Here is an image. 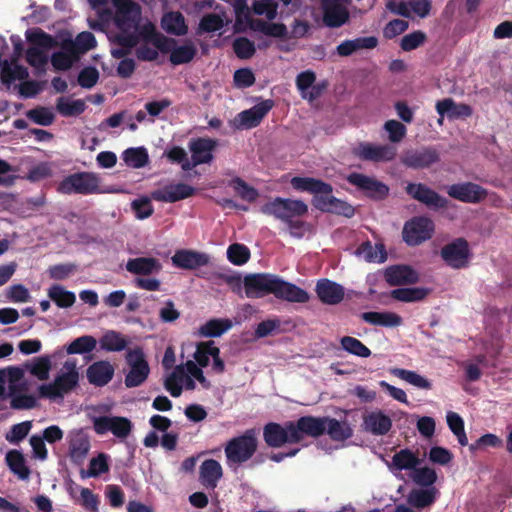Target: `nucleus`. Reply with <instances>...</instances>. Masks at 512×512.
Here are the masks:
<instances>
[{"label":"nucleus","mask_w":512,"mask_h":512,"mask_svg":"<svg viewBox=\"0 0 512 512\" xmlns=\"http://www.w3.org/2000/svg\"><path fill=\"white\" fill-rule=\"evenodd\" d=\"M244 290L247 298L258 299L273 294L277 299L291 303H307L309 293L294 283L285 281L271 273H257L245 276Z\"/></svg>","instance_id":"f257e3e1"},{"label":"nucleus","mask_w":512,"mask_h":512,"mask_svg":"<svg viewBox=\"0 0 512 512\" xmlns=\"http://www.w3.org/2000/svg\"><path fill=\"white\" fill-rule=\"evenodd\" d=\"M65 371L59 373L54 381L49 384H42L38 391L41 398L55 400L63 398L64 395L73 391L79 383V372L76 360H67L63 364Z\"/></svg>","instance_id":"f03ea898"},{"label":"nucleus","mask_w":512,"mask_h":512,"mask_svg":"<svg viewBox=\"0 0 512 512\" xmlns=\"http://www.w3.org/2000/svg\"><path fill=\"white\" fill-rule=\"evenodd\" d=\"M257 447L258 440L254 429H248L242 435L233 437L224 447L227 465L232 467L247 462L255 454Z\"/></svg>","instance_id":"7ed1b4c3"},{"label":"nucleus","mask_w":512,"mask_h":512,"mask_svg":"<svg viewBox=\"0 0 512 512\" xmlns=\"http://www.w3.org/2000/svg\"><path fill=\"white\" fill-rule=\"evenodd\" d=\"M290 184L293 189L301 192H309L314 195L313 205L320 211L328 212L331 206L330 200L335 198L332 195L333 187L331 184L312 177L295 176Z\"/></svg>","instance_id":"20e7f679"},{"label":"nucleus","mask_w":512,"mask_h":512,"mask_svg":"<svg viewBox=\"0 0 512 512\" xmlns=\"http://www.w3.org/2000/svg\"><path fill=\"white\" fill-rule=\"evenodd\" d=\"M26 39L33 45L26 51L27 63L36 69H44L48 62V57L40 48L51 49L57 46V41L53 36L40 28L27 30Z\"/></svg>","instance_id":"39448f33"},{"label":"nucleus","mask_w":512,"mask_h":512,"mask_svg":"<svg viewBox=\"0 0 512 512\" xmlns=\"http://www.w3.org/2000/svg\"><path fill=\"white\" fill-rule=\"evenodd\" d=\"M62 194H101L105 191L100 188V178L93 172H76L66 176L57 187Z\"/></svg>","instance_id":"423d86ee"},{"label":"nucleus","mask_w":512,"mask_h":512,"mask_svg":"<svg viewBox=\"0 0 512 512\" xmlns=\"http://www.w3.org/2000/svg\"><path fill=\"white\" fill-rule=\"evenodd\" d=\"M260 210L263 214L273 216L285 223L292 218L306 215L308 213V206L299 199L275 197L263 204Z\"/></svg>","instance_id":"0eeeda50"},{"label":"nucleus","mask_w":512,"mask_h":512,"mask_svg":"<svg viewBox=\"0 0 512 512\" xmlns=\"http://www.w3.org/2000/svg\"><path fill=\"white\" fill-rule=\"evenodd\" d=\"M126 363L129 371L125 375L124 384L127 388L141 386L150 374V367L146 360L145 353L141 347H135L127 351Z\"/></svg>","instance_id":"6e6552de"},{"label":"nucleus","mask_w":512,"mask_h":512,"mask_svg":"<svg viewBox=\"0 0 512 512\" xmlns=\"http://www.w3.org/2000/svg\"><path fill=\"white\" fill-rule=\"evenodd\" d=\"M346 180L367 198L374 201H382L389 194V187L385 183L363 173L352 172L346 177Z\"/></svg>","instance_id":"1a4fd4ad"},{"label":"nucleus","mask_w":512,"mask_h":512,"mask_svg":"<svg viewBox=\"0 0 512 512\" xmlns=\"http://www.w3.org/2000/svg\"><path fill=\"white\" fill-rule=\"evenodd\" d=\"M434 232V223L427 217H414L404 224L402 236L409 246H417L430 239Z\"/></svg>","instance_id":"9d476101"},{"label":"nucleus","mask_w":512,"mask_h":512,"mask_svg":"<svg viewBox=\"0 0 512 512\" xmlns=\"http://www.w3.org/2000/svg\"><path fill=\"white\" fill-rule=\"evenodd\" d=\"M217 147V141L211 138L197 137L192 138L188 143L191 152L190 163H186L184 171H190L196 166L210 164L213 159V151Z\"/></svg>","instance_id":"9b49d317"},{"label":"nucleus","mask_w":512,"mask_h":512,"mask_svg":"<svg viewBox=\"0 0 512 512\" xmlns=\"http://www.w3.org/2000/svg\"><path fill=\"white\" fill-rule=\"evenodd\" d=\"M326 416H302L296 422H293V427L290 432L291 438L299 443L304 438V435L313 438H318L326 432Z\"/></svg>","instance_id":"f8f14e48"},{"label":"nucleus","mask_w":512,"mask_h":512,"mask_svg":"<svg viewBox=\"0 0 512 512\" xmlns=\"http://www.w3.org/2000/svg\"><path fill=\"white\" fill-rule=\"evenodd\" d=\"M440 161V153L435 147L424 146L403 153L401 163L411 169H425Z\"/></svg>","instance_id":"ddd939ff"},{"label":"nucleus","mask_w":512,"mask_h":512,"mask_svg":"<svg viewBox=\"0 0 512 512\" xmlns=\"http://www.w3.org/2000/svg\"><path fill=\"white\" fill-rule=\"evenodd\" d=\"M405 192L428 208L445 209L448 207V200L424 183H408Z\"/></svg>","instance_id":"4468645a"},{"label":"nucleus","mask_w":512,"mask_h":512,"mask_svg":"<svg viewBox=\"0 0 512 512\" xmlns=\"http://www.w3.org/2000/svg\"><path fill=\"white\" fill-rule=\"evenodd\" d=\"M440 255L444 262L454 269H461L468 265L470 250L467 240L457 238L442 247Z\"/></svg>","instance_id":"2eb2a0df"},{"label":"nucleus","mask_w":512,"mask_h":512,"mask_svg":"<svg viewBox=\"0 0 512 512\" xmlns=\"http://www.w3.org/2000/svg\"><path fill=\"white\" fill-rule=\"evenodd\" d=\"M447 194L460 202L477 204L487 197L488 191L479 184L463 182L448 186Z\"/></svg>","instance_id":"dca6fc26"},{"label":"nucleus","mask_w":512,"mask_h":512,"mask_svg":"<svg viewBox=\"0 0 512 512\" xmlns=\"http://www.w3.org/2000/svg\"><path fill=\"white\" fill-rule=\"evenodd\" d=\"M131 429V421L125 417L100 416L94 420V430L99 435L110 431L118 438H126L130 434Z\"/></svg>","instance_id":"f3484780"},{"label":"nucleus","mask_w":512,"mask_h":512,"mask_svg":"<svg viewBox=\"0 0 512 512\" xmlns=\"http://www.w3.org/2000/svg\"><path fill=\"white\" fill-rule=\"evenodd\" d=\"M354 156L361 160L383 162L391 161L395 158L396 151L389 145H374L367 142H361L353 149Z\"/></svg>","instance_id":"a211bd4d"},{"label":"nucleus","mask_w":512,"mask_h":512,"mask_svg":"<svg viewBox=\"0 0 512 512\" xmlns=\"http://www.w3.org/2000/svg\"><path fill=\"white\" fill-rule=\"evenodd\" d=\"M173 266L183 270H196L206 266L210 262V256L207 253L191 250L179 249L171 257Z\"/></svg>","instance_id":"6ab92c4d"},{"label":"nucleus","mask_w":512,"mask_h":512,"mask_svg":"<svg viewBox=\"0 0 512 512\" xmlns=\"http://www.w3.org/2000/svg\"><path fill=\"white\" fill-rule=\"evenodd\" d=\"M293 427V421L286 422L284 426L279 423L270 422L263 428V438L265 443L272 448L282 447L284 444H296L290 432Z\"/></svg>","instance_id":"aec40b11"},{"label":"nucleus","mask_w":512,"mask_h":512,"mask_svg":"<svg viewBox=\"0 0 512 512\" xmlns=\"http://www.w3.org/2000/svg\"><path fill=\"white\" fill-rule=\"evenodd\" d=\"M196 189L185 183L169 184L161 189L151 193L152 199L165 203H175L177 201L192 197Z\"/></svg>","instance_id":"412c9836"},{"label":"nucleus","mask_w":512,"mask_h":512,"mask_svg":"<svg viewBox=\"0 0 512 512\" xmlns=\"http://www.w3.org/2000/svg\"><path fill=\"white\" fill-rule=\"evenodd\" d=\"M315 293L325 305H337L345 297L344 287L328 278H321L316 282Z\"/></svg>","instance_id":"4be33fe9"},{"label":"nucleus","mask_w":512,"mask_h":512,"mask_svg":"<svg viewBox=\"0 0 512 512\" xmlns=\"http://www.w3.org/2000/svg\"><path fill=\"white\" fill-rule=\"evenodd\" d=\"M273 106L274 102L268 99L254 105L250 109L240 112L236 118L239 122V127L243 129L257 127Z\"/></svg>","instance_id":"5701e85b"},{"label":"nucleus","mask_w":512,"mask_h":512,"mask_svg":"<svg viewBox=\"0 0 512 512\" xmlns=\"http://www.w3.org/2000/svg\"><path fill=\"white\" fill-rule=\"evenodd\" d=\"M384 278L390 286H403L417 283L419 274L409 265H392L385 269Z\"/></svg>","instance_id":"b1692460"},{"label":"nucleus","mask_w":512,"mask_h":512,"mask_svg":"<svg viewBox=\"0 0 512 512\" xmlns=\"http://www.w3.org/2000/svg\"><path fill=\"white\" fill-rule=\"evenodd\" d=\"M363 430L375 436L386 435L392 428V420L382 410H374L363 416Z\"/></svg>","instance_id":"393cba45"},{"label":"nucleus","mask_w":512,"mask_h":512,"mask_svg":"<svg viewBox=\"0 0 512 512\" xmlns=\"http://www.w3.org/2000/svg\"><path fill=\"white\" fill-rule=\"evenodd\" d=\"M115 369L113 365L105 360L92 363L86 370L87 380L96 387L107 385L114 376Z\"/></svg>","instance_id":"a878e982"},{"label":"nucleus","mask_w":512,"mask_h":512,"mask_svg":"<svg viewBox=\"0 0 512 512\" xmlns=\"http://www.w3.org/2000/svg\"><path fill=\"white\" fill-rule=\"evenodd\" d=\"M223 476L221 464L215 459L204 460L199 467V480L201 484L214 490Z\"/></svg>","instance_id":"bb28decb"},{"label":"nucleus","mask_w":512,"mask_h":512,"mask_svg":"<svg viewBox=\"0 0 512 512\" xmlns=\"http://www.w3.org/2000/svg\"><path fill=\"white\" fill-rule=\"evenodd\" d=\"M89 450L90 441L88 436L83 433V431L79 430L70 436L69 457L74 464H82Z\"/></svg>","instance_id":"cd10ccee"},{"label":"nucleus","mask_w":512,"mask_h":512,"mask_svg":"<svg viewBox=\"0 0 512 512\" xmlns=\"http://www.w3.org/2000/svg\"><path fill=\"white\" fill-rule=\"evenodd\" d=\"M361 319L371 325L381 326L387 328L398 327L402 325L403 319L400 315L394 312H377L369 311L361 314Z\"/></svg>","instance_id":"c85d7f7f"},{"label":"nucleus","mask_w":512,"mask_h":512,"mask_svg":"<svg viewBox=\"0 0 512 512\" xmlns=\"http://www.w3.org/2000/svg\"><path fill=\"white\" fill-rule=\"evenodd\" d=\"M128 272L135 275H151L162 269L160 261L153 257L131 258L126 263Z\"/></svg>","instance_id":"c756f323"},{"label":"nucleus","mask_w":512,"mask_h":512,"mask_svg":"<svg viewBox=\"0 0 512 512\" xmlns=\"http://www.w3.org/2000/svg\"><path fill=\"white\" fill-rule=\"evenodd\" d=\"M326 432L331 440L343 442L353 436V429L347 421H339L336 418L326 416Z\"/></svg>","instance_id":"7c9ffc66"},{"label":"nucleus","mask_w":512,"mask_h":512,"mask_svg":"<svg viewBox=\"0 0 512 512\" xmlns=\"http://www.w3.org/2000/svg\"><path fill=\"white\" fill-rule=\"evenodd\" d=\"M141 15L140 6L138 8H125L117 10L115 13V24L121 31H130L138 26Z\"/></svg>","instance_id":"2f4dec72"},{"label":"nucleus","mask_w":512,"mask_h":512,"mask_svg":"<svg viewBox=\"0 0 512 512\" xmlns=\"http://www.w3.org/2000/svg\"><path fill=\"white\" fill-rule=\"evenodd\" d=\"M430 292L431 289L425 287H402L392 290L390 295L397 301L412 303L422 301Z\"/></svg>","instance_id":"473e14b6"},{"label":"nucleus","mask_w":512,"mask_h":512,"mask_svg":"<svg viewBox=\"0 0 512 512\" xmlns=\"http://www.w3.org/2000/svg\"><path fill=\"white\" fill-rule=\"evenodd\" d=\"M355 254L363 257L367 262L383 263L387 259L385 246L383 244L373 246L369 240L360 244Z\"/></svg>","instance_id":"72a5a7b5"},{"label":"nucleus","mask_w":512,"mask_h":512,"mask_svg":"<svg viewBox=\"0 0 512 512\" xmlns=\"http://www.w3.org/2000/svg\"><path fill=\"white\" fill-rule=\"evenodd\" d=\"M161 25L168 34L183 36L188 32L185 18L180 12L166 13L162 18Z\"/></svg>","instance_id":"f704fd0d"},{"label":"nucleus","mask_w":512,"mask_h":512,"mask_svg":"<svg viewBox=\"0 0 512 512\" xmlns=\"http://www.w3.org/2000/svg\"><path fill=\"white\" fill-rule=\"evenodd\" d=\"M6 463L11 472L21 480H26L30 476V469L26 465L23 454L18 450H10L5 457Z\"/></svg>","instance_id":"c9c22d12"},{"label":"nucleus","mask_w":512,"mask_h":512,"mask_svg":"<svg viewBox=\"0 0 512 512\" xmlns=\"http://www.w3.org/2000/svg\"><path fill=\"white\" fill-rule=\"evenodd\" d=\"M420 464V459L408 448L401 449L392 457V467L396 470H414Z\"/></svg>","instance_id":"e433bc0d"},{"label":"nucleus","mask_w":512,"mask_h":512,"mask_svg":"<svg viewBox=\"0 0 512 512\" xmlns=\"http://www.w3.org/2000/svg\"><path fill=\"white\" fill-rule=\"evenodd\" d=\"M122 158L127 166L135 169L145 167L149 163L147 149L143 146L126 149L122 153Z\"/></svg>","instance_id":"4c0bfd02"},{"label":"nucleus","mask_w":512,"mask_h":512,"mask_svg":"<svg viewBox=\"0 0 512 512\" xmlns=\"http://www.w3.org/2000/svg\"><path fill=\"white\" fill-rule=\"evenodd\" d=\"M48 297L59 307L69 308L74 305L76 296L59 284H53L48 289Z\"/></svg>","instance_id":"58836bf2"},{"label":"nucleus","mask_w":512,"mask_h":512,"mask_svg":"<svg viewBox=\"0 0 512 512\" xmlns=\"http://www.w3.org/2000/svg\"><path fill=\"white\" fill-rule=\"evenodd\" d=\"M436 489H413L407 498L408 503L415 508H425L435 502Z\"/></svg>","instance_id":"ea45409f"},{"label":"nucleus","mask_w":512,"mask_h":512,"mask_svg":"<svg viewBox=\"0 0 512 512\" xmlns=\"http://www.w3.org/2000/svg\"><path fill=\"white\" fill-rule=\"evenodd\" d=\"M97 45L96 38L93 33L84 31L76 36L74 42L64 45V49H68L70 52L86 53L87 51L95 48Z\"/></svg>","instance_id":"a19ab883"},{"label":"nucleus","mask_w":512,"mask_h":512,"mask_svg":"<svg viewBox=\"0 0 512 512\" xmlns=\"http://www.w3.org/2000/svg\"><path fill=\"white\" fill-rule=\"evenodd\" d=\"M348 19V11L340 5H334L326 8L323 15L325 25L331 28L341 27L348 21Z\"/></svg>","instance_id":"79ce46f5"},{"label":"nucleus","mask_w":512,"mask_h":512,"mask_svg":"<svg viewBox=\"0 0 512 512\" xmlns=\"http://www.w3.org/2000/svg\"><path fill=\"white\" fill-rule=\"evenodd\" d=\"M58 113L64 117L78 116L86 109V104L82 99L69 100L65 97H60L56 103Z\"/></svg>","instance_id":"37998d69"},{"label":"nucleus","mask_w":512,"mask_h":512,"mask_svg":"<svg viewBox=\"0 0 512 512\" xmlns=\"http://www.w3.org/2000/svg\"><path fill=\"white\" fill-rule=\"evenodd\" d=\"M232 327L229 319H211L199 328L203 337H219Z\"/></svg>","instance_id":"c03bdc74"},{"label":"nucleus","mask_w":512,"mask_h":512,"mask_svg":"<svg viewBox=\"0 0 512 512\" xmlns=\"http://www.w3.org/2000/svg\"><path fill=\"white\" fill-rule=\"evenodd\" d=\"M184 376L185 370L183 365H178L175 367L173 372L165 378L164 387L172 397L177 398L182 394V381L184 379Z\"/></svg>","instance_id":"a18cd8bd"},{"label":"nucleus","mask_w":512,"mask_h":512,"mask_svg":"<svg viewBox=\"0 0 512 512\" xmlns=\"http://www.w3.org/2000/svg\"><path fill=\"white\" fill-rule=\"evenodd\" d=\"M26 369L39 380L44 381L49 377L51 369V358L49 356H40L34 358L30 363L25 364Z\"/></svg>","instance_id":"49530a36"},{"label":"nucleus","mask_w":512,"mask_h":512,"mask_svg":"<svg viewBox=\"0 0 512 512\" xmlns=\"http://www.w3.org/2000/svg\"><path fill=\"white\" fill-rule=\"evenodd\" d=\"M447 425L456 436L461 446L468 445V438L464 428L463 418L456 412L449 411L446 415Z\"/></svg>","instance_id":"de8ad7c7"},{"label":"nucleus","mask_w":512,"mask_h":512,"mask_svg":"<svg viewBox=\"0 0 512 512\" xmlns=\"http://www.w3.org/2000/svg\"><path fill=\"white\" fill-rule=\"evenodd\" d=\"M100 346L109 352H119L126 348L127 340L119 332L108 331L101 337Z\"/></svg>","instance_id":"09e8293b"},{"label":"nucleus","mask_w":512,"mask_h":512,"mask_svg":"<svg viewBox=\"0 0 512 512\" xmlns=\"http://www.w3.org/2000/svg\"><path fill=\"white\" fill-rule=\"evenodd\" d=\"M393 374L417 388L429 390L432 387V384L428 379L419 375L415 371L397 368L393 370Z\"/></svg>","instance_id":"8fccbe9b"},{"label":"nucleus","mask_w":512,"mask_h":512,"mask_svg":"<svg viewBox=\"0 0 512 512\" xmlns=\"http://www.w3.org/2000/svg\"><path fill=\"white\" fill-rule=\"evenodd\" d=\"M340 344L342 349L352 355L362 358H367L371 355V350L355 337L343 336L340 339Z\"/></svg>","instance_id":"3c124183"},{"label":"nucleus","mask_w":512,"mask_h":512,"mask_svg":"<svg viewBox=\"0 0 512 512\" xmlns=\"http://www.w3.org/2000/svg\"><path fill=\"white\" fill-rule=\"evenodd\" d=\"M97 341L93 336L84 335L73 340L67 347L68 354L90 353L96 348Z\"/></svg>","instance_id":"603ef678"},{"label":"nucleus","mask_w":512,"mask_h":512,"mask_svg":"<svg viewBox=\"0 0 512 512\" xmlns=\"http://www.w3.org/2000/svg\"><path fill=\"white\" fill-rule=\"evenodd\" d=\"M197 50L192 43L185 44L174 48L170 54V62L173 65H181L189 63L195 57Z\"/></svg>","instance_id":"864d4df0"},{"label":"nucleus","mask_w":512,"mask_h":512,"mask_svg":"<svg viewBox=\"0 0 512 512\" xmlns=\"http://www.w3.org/2000/svg\"><path fill=\"white\" fill-rule=\"evenodd\" d=\"M77 59L78 55L75 52L64 49V51H57L52 54L51 63L56 70L66 71L72 67Z\"/></svg>","instance_id":"5fc2aeb1"},{"label":"nucleus","mask_w":512,"mask_h":512,"mask_svg":"<svg viewBox=\"0 0 512 512\" xmlns=\"http://www.w3.org/2000/svg\"><path fill=\"white\" fill-rule=\"evenodd\" d=\"M250 250L247 246L240 243H233L227 249L228 260L237 266L247 263L250 259Z\"/></svg>","instance_id":"6e6d98bb"},{"label":"nucleus","mask_w":512,"mask_h":512,"mask_svg":"<svg viewBox=\"0 0 512 512\" xmlns=\"http://www.w3.org/2000/svg\"><path fill=\"white\" fill-rule=\"evenodd\" d=\"M17 387L16 386H10V395L12 396V399L10 401V407L12 409L16 410H23V409H32L37 404V399L33 395H27V394H16Z\"/></svg>","instance_id":"4d7b16f0"},{"label":"nucleus","mask_w":512,"mask_h":512,"mask_svg":"<svg viewBox=\"0 0 512 512\" xmlns=\"http://www.w3.org/2000/svg\"><path fill=\"white\" fill-rule=\"evenodd\" d=\"M412 480L420 486H432L437 481V474L434 469L430 467H422L415 469L411 473Z\"/></svg>","instance_id":"13d9d810"},{"label":"nucleus","mask_w":512,"mask_h":512,"mask_svg":"<svg viewBox=\"0 0 512 512\" xmlns=\"http://www.w3.org/2000/svg\"><path fill=\"white\" fill-rule=\"evenodd\" d=\"M233 51L239 59H249L255 52L254 42L246 37H238L233 41Z\"/></svg>","instance_id":"bf43d9fd"},{"label":"nucleus","mask_w":512,"mask_h":512,"mask_svg":"<svg viewBox=\"0 0 512 512\" xmlns=\"http://www.w3.org/2000/svg\"><path fill=\"white\" fill-rule=\"evenodd\" d=\"M26 116L34 123L42 126L51 125L55 119L53 112L42 106L27 111Z\"/></svg>","instance_id":"052dcab7"},{"label":"nucleus","mask_w":512,"mask_h":512,"mask_svg":"<svg viewBox=\"0 0 512 512\" xmlns=\"http://www.w3.org/2000/svg\"><path fill=\"white\" fill-rule=\"evenodd\" d=\"M230 186H232L235 192L244 200L248 202H254L258 197V191L249 186L243 179L236 177L231 180Z\"/></svg>","instance_id":"680f3d73"},{"label":"nucleus","mask_w":512,"mask_h":512,"mask_svg":"<svg viewBox=\"0 0 512 512\" xmlns=\"http://www.w3.org/2000/svg\"><path fill=\"white\" fill-rule=\"evenodd\" d=\"M29 76L28 70L26 67L22 65H15L13 68L8 66V63L5 61L4 67L1 73V79L3 83H11L12 81L25 80Z\"/></svg>","instance_id":"e2e57ef3"},{"label":"nucleus","mask_w":512,"mask_h":512,"mask_svg":"<svg viewBox=\"0 0 512 512\" xmlns=\"http://www.w3.org/2000/svg\"><path fill=\"white\" fill-rule=\"evenodd\" d=\"M426 41V34L423 31L417 30L409 33L401 39L400 47L403 51H412L417 49Z\"/></svg>","instance_id":"0e129e2a"},{"label":"nucleus","mask_w":512,"mask_h":512,"mask_svg":"<svg viewBox=\"0 0 512 512\" xmlns=\"http://www.w3.org/2000/svg\"><path fill=\"white\" fill-rule=\"evenodd\" d=\"M32 427L30 421H24L15 424L11 427L10 431L6 434V440L9 443L17 444L22 441L29 434Z\"/></svg>","instance_id":"69168bd1"},{"label":"nucleus","mask_w":512,"mask_h":512,"mask_svg":"<svg viewBox=\"0 0 512 512\" xmlns=\"http://www.w3.org/2000/svg\"><path fill=\"white\" fill-rule=\"evenodd\" d=\"M109 471L108 455L100 453L98 456L92 458L89 463L88 476L98 477L101 474Z\"/></svg>","instance_id":"338daca9"},{"label":"nucleus","mask_w":512,"mask_h":512,"mask_svg":"<svg viewBox=\"0 0 512 512\" xmlns=\"http://www.w3.org/2000/svg\"><path fill=\"white\" fill-rule=\"evenodd\" d=\"M223 27L222 18L216 13H209L204 15L199 23L200 32H215Z\"/></svg>","instance_id":"774afa93"}]
</instances>
